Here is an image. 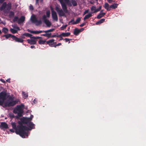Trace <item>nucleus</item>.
<instances>
[{
	"mask_svg": "<svg viewBox=\"0 0 146 146\" xmlns=\"http://www.w3.org/2000/svg\"><path fill=\"white\" fill-rule=\"evenodd\" d=\"M18 123L19 125L16 126V123L13 122H11V124L13 129L15 130V132L17 134L19 135L23 138H25V136H28L27 131L29 128L25 126L22 124V122L19 121Z\"/></svg>",
	"mask_w": 146,
	"mask_h": 146,
	"instance_id": "obj_1",
	"label": "nucleus"
},
{
	"mask_svg": "<svg viewBox=\"0 0 146 146\" xmlns=\"http://www.w3.org/2000/svg\"><path fill=\"white\" fill-rule=\"evenodd\" d=\"M61 5L62 9H62H60L58 7L56 6L55 10L58 13L60 17L64 16L65 15L64 13H67L68 11L67 7L66 4L70 6H72L70 2V0H58Z\"/></svg>",
	"mask_w": 146,
	"mask_h": 146,
	"instance_id": "obj_2",
	"label": "nucleus"
},
{
	"mask_svg": "<svg viewBox=\"0 0 146 146\" xmlns=\"http://www.w3.org/2000/svg\"><path fill=\"white\" fill-rule=\"evenodd\" d=\"M13 100V98L11 97L9 98L8 101L6 102L5 103V106L6 107L13 106L18 103L17 100Z\"/></svg>",
	"mask_w": 146,
	"mask_h": 146,
	"instance_id": "obj_3",
	"label": "nucleus"
},
{
	"mask_svg": "<svg viewBox=\"0 0 146 146\" xmlns=\"http://www.w3.org/2000/svg\"><path fill=\"white\" fill-rule=\"evenodd\" d=\"M22 122V124H26L30 128L29 129L28 127V130H31L32 129H34L35 128V124L31 122H28L26 123L25 121H21Z\"/></svg>",
	"mask_w": 146,
	"mask_h": 146,
	"instance_id": "obj_4",
	"label": "nucleus"
},
{
	"mask_svg": "<svg viewBox=\"0 0 146 146\" xmlns=\"http://www.w3.org/2000/svg\"><path fill=\"white\" fill-rule=\"evenodd\" d=\"M51 10V15L52 18L53 20L57 21H58V17L56 12L54 11L53 8L52 7H50Z\"/></svg>",
	"mask_w": 146,
	"mask_h": 146,
	"instance_id": "obj_5",
	"label": "nucleus"
},
{
	"mask_svg": "<svg viewBox=\"0 0 146 146\" xmlns=\"http://www.w3.org/2000/svg\"><path fill=\"white\" fill-rule=\"evenodd\" d=\"M23 111L20 105H17L13 110V112L17 114L18 112Z\"/></svg>",
	"mask_w": 146,
	"mask_h": 146,
	"instance_id": "obj_6",
	"label": "nucleus"
},
{
	"mask_svg": "<svg viewBox=\"0 0 146 146\" xmlns=\"http://www.w3.org/2000/svg\"><path fill=\"white\" fill-rule=\"evenodd\" d=\"M33 117V116L32 115V117H31V115L30 117L27 118L23 117L20 119V120L21 121H25L26 123L28 122H31V121Z\"/></svg>",
	"mask_w": 146,
	"mask_h": 146,
	"instance_id": "obj_7",
	"label": "nucleus"
},
{
	"mask_svg": "<svg viewBox=\"0 0 146 146\" xmlns=\"http://www.w3.org/2000/svg\"><path fill=\"white\" fill-rule=\"evenodd\" d=\"M7 94L5 91H3L0 93V99H1L3 100H5L6 99V97Z\"/></svg>",
	"mask_w": 146,
	"mask_h": 146,
	"instance_id": "obj_8",
	"label": "nucleus"
},
{
	"mask_svg": "<svg viewBox=\"0 0 146 146\" xmlns=\"http://www.w3.org/2000/svg\"><path fill=\"white\" fill-rule=\"evenodd\" d=\"M55 41L54 39H52L46 41V44H48L50 47H54L53 45L56 44V42H54Z\"/></svg>",
	"mask_w": 146,
	"mask_h": 146,
	"instance_id": "obj_9",
	"label": "nucleus"
},
{
	"mask_svg": "<svg viewBox=\"0 0 146 146\" xmlns=\"http://www.w3.org/2000/svg\"><path fill=\"white\" fill-rule=\"evenodd\" d=\"M41 35L47 37L48 38H50L55 37H57V35H52L51 33L47 34H43Z\"/></svg>",
	"mask_w": 146,
	"mask_h": 146,
	"instance_id": "obj_10",
	"label": "nucleus"
},
{
	"mask_svg": "<svg viewBox=\"0 0 146 146\" xmlns=\"http://www.w3.org/2000/svg\"><path fill=\"white\" fill-rule=\"evenodd\" d=\"M12 37H13V40H15L16 42L22 43L24 41V40L22 38L17 37L15 35L13 36Z\"/></svg>",
	"mask_w": 146,
	"mask_h": 146,
	"instance_id": "obj_11",
	"label": "nucleus"
},
{
	"mask_svg": "<svg viewBox=\"0 0 146 146\" xmlns=\"http://www.w3.org/2000/svg\"><path fill=\"white\" fill-rule=\"evenodd\" d=\"M12 26L14 28L16 29L17 30L15 29H14L11 28L10 29V31L13 34H14L17 33V32L18 31H19L20 30V28L19 27L16 26L14 27L13 26Z\"/></svg>",
	"mask_w": 146,
	"mask_h": 146,
	"instance_id": "obj_12",
	"label": "nucleus"
},
{
	"mask_svg": "<svg viewBox=\"0 0 146 146\" xmlns=\"http://www.w3.org/2000/svg\"><path fill=\"white\" fill-rule=\"evenodd\" d=\"M81 19L80 18H78L76 20V21H74L73 19H72L69 22V23H72V25H75L78 23L80 21Z\"/></svg>",
	"mask_w": 146,
	"mask_h": 146,
	"instance_id": "obj_13",
	"label": "nucleus"
},
{
	"mask_svg": "<svg viewBox=\"0 0 146 146\" xmlns=\"http://www.w3.org/2000/svg\"><path fill=\"white\" fill-rule=\"evenodd\" d=\"M8 127V125L5 122H2L1 123L0 125V128L1 129H3V128L7 129Z\"/></svg>",
	"mask_w": 146,
	"mask_h": 146,
	"instance_id": "obj_14",
	"label": "nucleus"
},
{
	"mask_svg": "<svg viewBox=\"0 0 146 146\" xmlns=\"http://www.w3.org/2000/svg\"><path fill=\"white\" fill-rule=\"evenodd\" d=\"M25 20V16H22L19 19L18 21V23L19 24H21L23 23Z\"/></svg>",
	"mask_w": 146,
	"mask_h": 146,
	"instance_id": "obj_15",
	"label": "nucleus"
},
{
	"mask_svg": "<svg viewBox=\"0 0 146 146\" xmlns=\"http://www.w3.org/2000/svg\"><path fill=\"white\" fill-rule=\"evenodd\" d=\"M28 42L31 44H35L36 43V41L28 39L27 40Z\"/></svg>",
	"mask_w": 146,
	"mask_h": 146,
	"instance_id": "obj_16",
	"label": "nucleus"
},
{
	"mask_svg": "<svg viewBox=\"0 0 146 146\" xmlns=\"http://www.w3.org/2000/svg\"><path fill=\"white\" fill-rule=\"evenodd\" d=\"M37 19L35 15H32L31 18V20L32 22L34 23H35Z\"/></svg>",
	"mask_w": 146,
	"mask_h": 146,
	"instance_id": "obj_17",
	"label": "nucleus"
},
{
	"mask_svg": "<svg viewBox=\"0 0 146 146\" xmlns=\"http://www.w3.org/2000/svg\"><path fill=\"white\" fill-rule=\"evenodd\" d=\"M14 35H12L10 34H8L7 35H4L2 36L3 37H5L6 39H8L9 37H11L13 39V36Z\"/></svg>",
	"mask_w": 146,
	"mask_h": 146,
	"instance_id": "obj_18",
	"label": "nucleus"
},
{
	"mask_svg": "<svg viewBox=\"0 0 146 146\" xmlns=\"http://www.w3.org/2000/svg\"><path fill=\"white\" fill-rule=\"evenodd\" d=\"M106 13H100L97 15V18L98 19H100L104 17Z\"/></svg>",
	"mask_w": 146,
	"mask_h": 146,
	"instance_id": "obj_19",
	"label": "nucleus"
},
{
	"mask_svg": "<svg viewBox=\"0 0 146 146\" xmlns=\"http://www.w3.org/2000/svg\"><path fill=\"white\" fill-rule=\"evenodd\" d=\"M80 33V31L77 28H75L73 32V34L75 35H78Z\"/></svg>",
	"mask_w": 146,
	"mask_h": 146,
	"instance_id": "obj_20",
	"label": "nucleus"
},
{
	"mask_svg": "<svg viewBox=\"0 0 146 146\" xmlns=\"http://www.w3.org/2000/svg\"><path fill=\"white\" fill-rule=\"evenodd\" d=\"M32 33L38 34L41 33H44V31H33L31 32Z\"/></svg>",
	"mask_w": 146,
	"mask_h": 146,
	"instance_id": "obj_21",
	"label": "nucleus"
},
{
	"mask_svg": "<svg viewBox=\"0 0 146 146\" xmlns=\"http://www.w3.org/2000/svg\"><path fill=\"white\" fill-rule=\"evenodd\" d=\"M105 19H102L97 21L96 23V25H98L103 23L105 21Z\"/></svg>",
	"mask_w": 146,
	"mask_h": 146,
	"instance_id": "obj_22",
	"label": "nucleus"
},
{
	"mask_svg": "<svg viewBox=\"0 0 146 146\" xmlns=\"http://www.w3.org/2000/svg\"><path fill=\"white\" fill-rule=\"evenodd\" d=\"M44 23L48 27H50L51 25V23L48 20H45Z\"/></svg>",
	"mask_w": 146,
	"mask_h": 146,
	"instance_id": "obj_23",
	"label": "nucleus"
},
{
	"mask_svg": "<svg viewBox=\"0 0 146 146\" xmlns=\"http://www.w3.org/2000/svg\"><path fill=\"white\" fill-rule=\"evenodd\" d=\"M104 7L108 11H110L111 10L110 7H109V5L107 3H105L104 6Z\"/></svg>",
	"mask_w": 146,
	"mask_h": 146,
	"instance_id": "obj_24",
	"label": "nucleus"
},
{
	"mask_svg": "<svg viewBox=\"0 0 146 146\" xmlns=\"http://www.w3.org/2000/svg\"><path fill=\"white\" fill-rule=\"evenodd\" d=\"M92 13H89L88 14L86 15L84 18V19L85 20L86 19H88L90 17L92 16Z\"/></svg>",
	"mask_w": 146,
	"mask_h": 146,
	"instance_id": "obj_25",
	"label": "nucleus"
},
{
	"mask_svg": "<svg viewBox=\"0 0 146 146\" xmlns=\"http://www.w3.org/2000/svg\"><path fill=\"white\" fill-rule=\"evenodd\" d=\"M70 35V33L68 32L66 33H62V35L63 37H67L69 36Z\"/></svg>",
	"mask_w": 146,
	"mask_h": 146,
	"instance_id": "obj_26",
	"label": "nucleus"
},
{
	"mask_svg": "<svg viewBox=\"0 0 146 146\" xmlns=\"http://www.w3.org/2000/svg\"><path fill=\"white\" fill-rule=\"evenodd\" d=\"M23 36H25L26 37H29L31 38H32V35L31 34L29 33H25L23 34Z\"/></svg>",
	"mask_w": 146,
	"mask_h": 146,
	"instance_id": "obj_27",
	"label": "nucleus"
},
{
	"mask_svg": "<svg viewBox=\"0 0 146 146\" xmlns=\"http://www.w3.org/2000/svg\"><path fill=\"white\" fill-rule=\"evenodd\" d=\"M117 4L114 3L110 6V9H115L117 7Z\"/></svg>",
	"mask_w": 146,
	"mask_h": 146,
	"instance_id": "obj_28",
	"label": "nucleus"
},
{
	"mask_svg": "<svg viewBox=\"0 0 146 146\" xmlns=\"http://www.w3.org/2000/svg\"><path fill=\"white\" fill-rule=\"evenodd\" d=\"M8 31V29L7 28L4 27L2 29V32L5 34H7Z\"/></svg>",
	"mask_w": 146,
	"mask_h": 146,
	"instance_id": "obj_29",
	"label": "nucleus"
},
{
	"mask_svg": "<svg viewBox=\"0 0 146 146\" xmlns=\"http://www.w3.org/2000/svg\"><path fill=\"white\" fill-rule=\"evenodd\" d=\"M7 3L6 2H4L2 5L0 9L1 10L4 9L7 6Z\"/></svg>",
	"mask_w": 146,
	"mask_h": 146,
	"instance_id": "obj_30",
	"label": "nucleus"
},
{
	"mask_svg": "<svg viewBox=\"0 0 146 146\" xmlns=\"http://www.w3.org/2000/svg\"><path fill=\"white\" fill-rule=\"evenodd\" d=\"M55 29H50L44 31V33H46V34H47L48 33H49L50 32H53Z\"/></svg>",
	"mask_w": 146,
	"mask_h": 146,
	"instance_id": "obj_31",
	"label": "nucleus"
},
{
	"mask_svg": "<svg viewBox=\"0 0 146 146\" xmlns=\"http://www.w3.org/2000/svg\"><path fill=\"white\" fill-rule=\"evenodd\" d=\"M23 97L26 99L28 97V94L27 93H25V92L23 91L22 92Z\"/></svg>",
	"mask_w": 146,
	"mask_h": 146,
	"instance_id": "obj_32",
	"label": "nucleus"
},
{
	"mask_svg": "<svg viewBox=\"0 0 146 146\" xmlns=\"http://www.w3.org/2000/svg\"><path fill=\"white\" fill-rule=\"evenodd\" d=\"M23 112V111L18 112L17 113L18 116H16L17 118H18L19 117H21L22 116V114Z\"/></svg>",
	"mask_w": 146,
	"mask_h": 146,
	"instance_id": "obj_33",
	"label": "nucleus"
},
{
	"mask_svg": "<svg viewBox=\"0 0 146 146\" xmlns=\"http://www.w3.org/2000/svg\"><path fill=\"white\" fill-rule=\"evenodd\" d=\"M71 3L74 7L76 6L77 5V2L75 0H71Z\"/></svg>",
	"mask_w": 146,
	"mask_h": 146,
	"instance_id": "obj_34",
	"label": "nucleus"
},
{
	"mask_svg": "<svg viewBox=\"0 0 146 146\" xmlns=\"http://www.w3.org/2000/svg\"><path fill=\"white\" fill-rule=\"evenodd\" d=\"M45 42H46V41L45 40H39L38 41L39 44H44Z\"/></svg>",
	"mask_w": 146,
	"mask_h": 146,
	"instance_id": "obj_35",
	"label": "nucleus"
},
{
	"mask_svg": "<svg viewBox=\"0 0 146 146\" xmlns=\"http://www.w3.org/2000/svg\"><path fill=\"white\" fill-rule=\"evenodd\" d=\"M42 21L41 20H38L37 19L36 21V26H38L42 24Z\"/></svg>",
	"mask_w": 146,
	"mask_h": 146,
	"instance_id": "obj_36",
	"label": "nucleus"
},
{
	"mask_svg": "<svg viewBox=\"0 0 146 146\" xmlns=\"http://www.w3.org/2000/svg\"><path fill=\"white\" fill-rule=\"evenodd\" d=\"M14 15V13L13 11H11L9 15V18H12Z\"/></svg>",
	"mask_w": 146,
	"mask_h": 146,
	"instance_id": "obj_37",
	"label": "nucleus"
},
{
	"mask_svg": "<svg viewBox=\"0 0 146 146\" xmlns=\"http://www.w3.org/2000/svg\"><path fill=\"white\" fill-rule=\"evenodd\" d=\"M101 8H102V6H100L99 7V8H98L97 9H96L95 10V11H94L93 13H95L98 12V11H100V10L101 9Z\"/></svg>",
	"mask_w": 146,
	"mask_h": 146,
	"instance_id": "obj_38",
	"label": "nucleus"
},
{
	"mask_svg": "<svg viewBox=\"0 0 146 146\" xmlns=\"http://www.w3.org/2000/svg\"><path fill=\"white\" fill-rule=\"evenodd\" d=\"M46 17H50V12L49 11H46Z\"/></svg>",
	"mask_w": 146,
	"mask_h": 146,
	"instance_id": "obj_39",
	"label": "nucleus"
},
{
	"mask_svg": "<svg viewBox=\"0 0 146 146\" xmlns=\"http://www.w3.org/2000/svg\"><path fill=\"white\" fill-rule=\"evenodd\" d=\"M19 18L17 16H15V17L14 19L13 20V22H16L18 21Z\"/></svg>",
	"mask_w": 146,
	"mask_h": 146,
	"instance_id": "obj_40",
	"label": "nucleus"
},
{
	"mask_svg": "<svg viewBox=\"0 0 146 146\" xmlns=\"http://www.w3.org/2000/svg\"><path fill=\"white\" fill-rule=\"evenodd\" d=\"M67 26V25H63L60 28L61 30H63L64 29H66Z\"/></svg>",
	"mask_w": 146,
	"mask_h": 146,
	"instance_id": "obj_41",
	"label": "nucleus"
},
{
	"mask_svg": "<svg viewBox=\"0 0 146 146\" xmlns=\"http://www.w3.org/2000/svg\"><path fill=\"white\" fill-rule=\"evenodd\" d=\"M11 4L7 5V9L8 11H9L11 9Z\"/></svg>",
	"mask_w": 146,
	"mask_h": 146,
	"instance_id": "obj_42",
	"label": "nucleus"
},
{
	"mask_svg": "<svg viewBox=\"0 0 146 146\" xmlns=\"http://www.w3.org/2000/svg\"><path fill=\"white\" fill-rule=\"evenodd\" d=\"M90 9L92 11H93L94 10V11H95V10L96 9V7L95 6H93Z\"/></svg>",
	"mask_w": 146,
	"mask_h": 146,
	"instance_id": "obj_43",
	"label": "nucleus"
},
{
	"mask_svg": "<svg viewBox=\"0 0 146 146\" xmlns=\"http://www.w3.org/2000/svg\"><path fill=\"white\" fill-rule=\"evenodd\" d=\"M46 17L45 15H44L42 16V18L44 20V22L45 21V20H47L46 19Z\"/></svg>",
	"mask_w": 146,
	"mask_h": 146,
	"instance_id": "obj_44",
	"label": "nucleus"
},
{
	"mask_svg": "<svg viewBox=\"0 0 146 146\" xmlns=\"http://www.w3.org/2000/svg\"><path fill=\"white\" fill-rule=\"evenodd\" d=\"M29 9L31 11H33L34 9V8L32 5H30L29 7Z\"/></svg>",
	"mask_w": 146,
	"mask_h": 146,
	"instance_id": "obj_45",
	"label": "nucleus"
},
{
	"mask_svg": "<svg viewBox=\"0 0 146 146\" xmlns=\"http://www.w3.org/2000/svg\"><path fill=\"white\" fill-rule=\"evenodd\" d=\"M9 116L10 117L12 118H13L14 117V115L13 113L9 114Z\"/></svg>",
	"mask_w": 146,
	"mask_h": 146,
	"instance_id": "obj_46",
	"label": "nucleus"
},
{
	"mask_svg": "<svg viewBox=\"0 0 146 146\" xmlns=\"http://www.w3.org/2000/svg\"><path fill=\"white\" fill-rule=\"evenodd\" d=\"M61 45H62V44L61 43H59L58 44H56L55 45H54V47L55 48H56V46H60Z\"/></svg>",
	"mask_w": 146,
	"mask_h": 146,
	"instance_id": "obj_47",
	"label": "nucleus"
},
{
	"mask_svg": "<svg viewBox=\"0 0 146 146\" xmlns=\"http://www.w3.org/2000/svg\"><path fill=\"white\" fill-rule=\"evenodd\" d=\"M4 101L2 100H0V105L1 106L3 105Z\"/></svg>",
	"mask_w": 146,
	"mask_h": 146,
	"instance_id": "obj_48",
	"label": "nucleus"
},
{
	"mask_svg": "<svg viewBox=\"0 0 146 146\" xmlns=\"http://www.w3.org/2000/svg\"><path fill=\"white\" fill-rule=\"evenodd\" d=\"M32 38L33 39H39V38H41L42 37H39V36H37L36 37H35V36H33L32 37Z\"/></svg>",
	"mask_w": 146,
	"mask_h": 146,
	"instance_id": "obj_49",
	"label": "nucleus"
},
{
	"mask_svg": "<svg viewBox=\"0 0 146 146\" xmlns=\"http://www.w3.org/2000/svg\"><path fill=\"white\" fill-rule=\"evenodd\" d=\"M64 40H65L66 42H67L69 41V43L70 42L69 41V39L68 38H65Z\"/></svg>",
	"mask_w": 146,
	"mask_h": 146,
	"instance_id": "obj_50",
	"label": "nucleus"
},
{
	"mask_svg": "<svg viewBox=\"0 0 146 146\" xmlns=\"http://www.w3.org/2000/svg\"><path fill=\"white\" fill-rule=\"evenodd\" d=\"M85 24H86L85 23H83L82 24L80 25V26L81 27H83V26H84L85 25Z\"/></svg>",
	"mask_w": 146,
	"mask_h": 146,
	"instance_id": "obj_51",
	"label": "nucleus"
},
{
	"mask_svg": "<svg viewBox=\"0 0 146 146\" xmlns=\"http://www.w3.org/2000/svg\"><path fill=\"white\" fill-rule=\"evenodd\" d=\"M62 36H63V35H62V33H61V34L60 35H57V37L61 38H62Z\"/></svg>",
	"mask_w": 146,
	"mask_h": 146,
	"instance_id": "obj_52",
	"label": "nucleus"
},
{
	"mask_svg": "<svg viewBox=\"0 0 146 146\" xmlns=\"http://www.w3.org/2000/svg\"><path fill=\"white\" fill-rule=\"evenodd\" d=\"M34 104H36L37 103V100L36 99H35L33 101Z\"/></svg>",
	"mask_w": 146,
	"mask_h": 146,
	"instance_id": "obj_53",
	"label": "nucleus"
},
{
	"mask_svg": "<svg viewBox=\"0 0 146 146\" xmlns=\"http://www.w3.org/2000/svg\"><path fill=\"white\" fill-rule=\"evenodd\" d=\"M0 81L3 83H5V80L2 79H0Z\"/></svg>",
	"mask_w": 146,
	"mask_h": 146,
	"instance_id": "obj_54",
	"label": "nucleus"
},
{
	"mask_svg": "<svg viewBox=\"0 0 146 146\" xmlns=\"http://www.w3.org/2000/svg\"><path fill=\"white\" fill-rule=\"evenodd\" d=\"M88 10H86L84 12V14H85L87 13H88Z\"/></svg>",
	"mask_w": 146,
	"mask_h": 146,
	"instance_id": "obj_55",
	"label": "nucleus"
},
{
	"mask_svg": "<svg viewBox=\"0 0 146 146\" xmlns=\"http://www.w3.org/2000/svg\"><path fill=\"white\" fill-rule=\"evenodd\" d=\"M9 131L11 132H13V133H14V132H15V131H14V130L13 129H10L9 130Z\"/></svg>",
	"mask_w": 146,
	"mask_h": 146,
	"instance_id": "obj_56",
	"label": "nucleus"
},
{
	"mask_svg": "<svg viewBox=\"0 0 146 146\" xmlns=\"http://www.w3.org/2000/svg\"><path fill=\"white\" fill-rule=\"evenodd\" d=\"M112 1L113 0H107V1L110 3H111Z\"/></svg>",
	"mask_w": 146,
	"mask_h": 146,
	"instance_id": "obj_57",
	"label": "nucleus"
},
{
	"mask_svg": "<svg viewBox=\"0 0 146 146\" xmlns=\"http://www.w3.org/2000/svg\"><path fill=\"white\" fill-rule=\"evenodd\" d=\"M84 29L83 28H82L81 29H79V30H80V33L81 32H82V31H83L84 30Z\"/></svg>",
	"mask_w": 146,
	"mask_h": 146,
	"instance_id": "obj_58",
	"label": "nucleus"
},
{
	"mask_svg": "<svg viewBox=\"0 0 146 146\" xmlns=\"http://www.w3.org/2000/svg\"><path fill=\"white\" fill-rule=\"evenodd\" d=\"M5 0H0V3H2Z\"/></svg>",
	"mask_w": 146,
	"mask_h": 146,
	"instance_id": "obj_59",
	"label": "nucleus"
},
{
	"mask_svg": "<svg viewBox=\"0 0 146 146\" xmlns=\"http://www.w3.org/2000/svg\"><path fill=\"white\" fill-rule=\"evenodd\" d=\"M10 78L8 79L7 80H6V81L7 82H8L9 83H10Z\"/></svg>",
	"mask_w": 146,
	"mask_h": 146,
	"instance_id": "obj_60",
	"label": "nucleus"
},
{
	"mask_svg": "<svg viewBox=\"0 0 146 146\" xmlns=\"http://www.w3.org/2000/svg\"><path fill=\"white\" fill-rule=\"evenodd\" d=\"M30 47L31 48H35V46H33V45H32V46H31Z\"/></svg>",
	"mask_w": 146,
	"mask_h": 146,
	"instance_id": "obj_61",
	"label": "nucleus"
},
{
	"mask_svg": "<svg viewBox=\"0 0 146 146\" xmlns=\"http://www.w3.org/2000/svg\"><path fill=\"white\" fill-rule=\"evenodd\" d=\"M27 31H28L29 32H30V33H31V32H32V31H31L30 30H29V29H27Z\"/></svg>",
	"mask_w": 146,
	"mask_h": 146,
	"instance_id": "obj_62",
	"label": "nucleus"
},
{
	"mask_svg": "<svg viewBox=\"0 0 146 146\" xmlns=\"http://www.w3.org/2000/svg\"><path fill=\"white\" fill-rule=\"evenodd\" d=\"M63 38L62 37V38H60V39H59V41L61 40H63Z\"/></svg>",
	"mask_w": 146,
	"mask_h": 146,
	"instance_id": "obj_63",
	"label": "nucleus"
},
{
	"mask_svg": "<svg viewBox=\"0 0 146 146\" xmlns=\"http://www.w3.org/2000/svg\"><path fill=\"white\" fill-rule=\"evenodd\" d=\"M36 3H38L39 1V0H36Z\"/></svg>",
	"mask_w": 146,
	"mask_h": 146,
	"instance_id": "obj_64",
	"label": "nucleus"
}]
</instances>
